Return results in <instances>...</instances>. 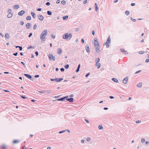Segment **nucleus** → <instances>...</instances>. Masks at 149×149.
I'll return each instance as SVG.
<instances>
[{"instance_id":"nucleus-56","label":"nucleus","mask_w":149,"mask_h":149,"mask_svg":"<svg viewBox=\"0 0 149 149\" xmlns=\"http://www.w3.org/2000/svg\"><path fill=\"white\" fill-rule=\"evenodd\" d=\"M145 62L146 63H148L149 62V59H147L146 60Z\"/></svg>"},{"instance_id":"nucleus-45","label":"nucleus","mask_w":149,"mask_h":149,"mask_svg":"<svg viewBox=\"0 0 149 149\" xmlns=\"http://www.w3.org/2000/svg\"><path fill=\"white\" fill-rule=\"evenodd\" d=\"M37 27V25L36 24H34L33 26V29H35Z\"/></svg>"},{"instance_id":"nucleus-51","label":"nucleus","mask_w":149,"mask_h":149,"mask_svg":"<svg viewBox=\"0 0 149 149\" xmlns=\"http://www.w3.org/2000/svg\"><path fill=\"white\" fill-rule=\"evenodd\" d=\"M42 9L41 8H38L37 10L38 11H40Z\"/></svg>"},{"instance_id":"nucleus-18","label":"nucleus","mask_w":149,"mask_h":149,"mask_svg":"<svg viewBox=\"0 0 149 149\" xmlns=\"http://www.w3.org/2000/svg\"><path fill=\"white\" fill-rule=\"evenodd\" d=\"M142 82H140L138 84L136 85L139 88H141L142 87Z\"/></svg>"},{"instance_id":"nucleus-49","label":"nucleus","mask_w":149,"mask_h":149,"mask_svg":"<svg viewBox=\"0 0 149 149\" xmlns=\"http://www.w3.org/2000/svg\"><path fill=\"white\" fill-rule=\"evenodd\" d=\"M131 19L132 21L133 22H135L136 21V20L135 19H133L132 17H131Z\"/></svg>"},{"instance_id":"nucleus-20","label":"nucleus","mask_w":149,"mask_h":149,"mask_svg":"<svg viewBox=\"0 0 149 149\" xmlns=\"http://www.w3.org/2000/svg\"><path fill=\"white\" fill-rule=\"evenodd\" d=\"M19 7V6L18 5H16L14 6H13V8L16 9L18 8Z\"/></svg>"},{"instance_id":"nucleus-10","label":"nucleus","mask_w":149,"mask_h":149,"mask_svg":"<svg viewBox=\"0 0 149 149\" xmlns=\"http://www.w3.org/2000/svg\"><path fill=\"white\" fill-rule=\"evenodd\" d=\"M86 50L88 52H90V50L89 47L88 45L87 44L86 45Z\"/></svg>"},{"instance_id":"nucleus-25","label":"nucleus","mask_w":149,"mask_h":149,"mask_svg":"<svg viewBox=\"0 0 149 149\" xmlns=\"http://www.w3.org/2000/svg\"><path fill=\"white\" fill-rule=\"evenodd\" d=\"M1 148L2 149H6V147L5 145H3L1 146Z\"/></svg>"},{"instance_id":"nucleus-2","label":"nucleus","mask_w":149,"mask_h":149,"mask_svg":"<svg viewBox=\"0 0 149 149\" xmlns=\"http://www.w3.org/2000/svg\"><path fill=\"white\" fill-rule=\"evenodd\" d=\"M47 31L46 30H43L42 32L41 33L40 35V38L41 40H42L43 41H45V36H46L47 33Z\"/></svg>"},{"instance_id":"nucleus-28","label":"nucleus","mask_w":149,"mask_h":149,"mask_svg":"<svg viewBox=\"0 0 149 149\" xmlns=\"http://www.w3.org/2000/svg\"><path fill=\"white\" fill-rule=\"evenodd\" d=\"M68 18V15H66L65 16H63V19L64 20H66V19Z\"/></svg>"},{"instance_id":"nucleus-62","label":"nucleus","mask_w":149,"mask_h":149,"mask_svg":"<svg viewBox=\"0 0 149 149\" xmlns=\"http://www.w3.org/2000/svg\"><path fill=\"white\" fill-rule=\"evenodd\" d=\"M87 3V0H86L84 1L83 2V3L84 4H86Z\"/></svg>"},{"instance_id":"nucleus-21","label":"nucleus","mask_w":149,"mask_h":149,"mask_svg":"<svg viewBox=\"0 0 149 149\" xmlns=\"http://www.w3.org/2000/svg\"><path fill=\"white\" fill-rule=\"evenodd\" d=\"M112 80L114 82L118 83V80L115 78H113L112 79Z\"/></svg>"},{"instance_id":"nucleus-50","label":"nucleus","mask_w":149,"mask_h":149,"mask_svg":"<svg viewBox=\"0 0 149 149\" xmlns=\"http://www.w3.org/2000/svg\"><path fill=\"white\" fill-rule=\"evenodd\" d=\"M21 64H22L24 66V67H25V63L23 62H21Z\"/></svg>"},{"instance_id":"nucleus-23","label":"nucleus","mask_w":149,"mask_h":149,"mask_svg":"<svg viewBox=\"0 0 149 149\" xmlns=\"http://www.w3.org/2000/svg\"><path fill=\"white\" fill-rule=\"evenodd\" d=\"M63 80V78H56V82H60Z\"/></svg>"},{"instance_id":"nucleus-5","label":"nucleus","mask_w":149,"mask_h":149,"mask_svg":"<svg viewBox=\"0 0 149 149\" xmlns=\"http://www.w3.org/2000/svg\"><path fill=\"white\" fill-rule=\"evenodd\" d=\"M24 75L26 76V77H27V78H29V79H31V80L32 81H33V79H32V76L31 75L26 74H24Z\"/></svg>"},{"instance_id":"nucleus-35","label":"nucleus","mask_w":149,"mask_h":149,"mask_svg":"<svg viewBox=\"0 0 149 149\" xmlns=\"http://www.w3.org/2000/svg\"><path fill=\"white\" fill-rule=\"evenodd\" d=\"M64 67L66 69H67L69 68V65L68 64H67V65H65Z\"/></svg>"},{"instance_id":"nucleus-16","label":"nucleus","mask_w":149,"mask_h":149,"mask_svg":"<svg viewBox=\"0 0 149 149\" xmlns=\"http://www.w3.org/2000/svg\"><path fill=\"white\" fill-rule=\"evenodd\" d=\"M95 65L97 67V69H99L100 67L101 64L99 63H96Z\"/></svg>"},{"instance_id":"nucleus-24","label":"nucleus","mask_w":149,"mask_h":149,"mask_svg":"<svg viewBox=\"0 0 149 149\" xmlns=\"http://www.w3.org/2000/svg\"><path fill=\"white\" fill-rule=\"evenodd\" d=\"M20 141L19 140H16L13 141V143L14 144H15L19 142Z\"/></svg>"},{"instance_id":"nucleus-59","label":"nucleus","mask_w":149,"mask_h":149,"mask_svg":"<svg viewBox=\"0 0 149 149\" xmlns=\"http://www.w3.org/2000/svg\"><path fill=\"white\" fill-rule=\"evenodd\" d=\"M141 70L135 72V74H137L139 73V72H141Z\"/></svg>"},{"instance_id":"nucleus-43","label":"nucleus","mask_w":149,"mask_h":149,"mask_svg":"<svg viewBox=\"0 0 149 149\" xmlns=\"http://www.w3.org/2000/svg\"><path fill=\"white\" fill-rule=\"evenodd\" d=\"M24 24V22L23 21H21L20 22V24H21V25H23Z\"/></svg>"},{"instance_id":"nucleus-33","label":"nucleus","mask_w":149,"mask_h":149,"mask_svg":"<svg viewBox=\"0 0 149 149\" xmlns=\"http://www.w3.org/2000/svg\"><path fill=\"white\" fill-rule=\"evenodd\" d=\"M47 14L49 15H52V13L51 11L48 10L47 11Z\"/></svg>"},{"instance_id":"nucleus-36","label":"nucleus","mask_w":149,"mask_h":149,"mask_svg":"<svg viewBox=\"0 0 149 149\" xmlns=\"http://www.w3.org/2000/svg\"><path fill=\"white\" fill-rule=\"evenodd\" d=\"M61 3L63 5H64L65 4L66 2L65 1L63 0L61 2Z\"/></svg>"},{"instance_id":"nucleus-32","label":"nucleus","mask_w":149,"mask_h":149,"mask_svg":"<svg viewBox=\"0 0 149 149\" xmlns=\"http://www.w3.org/2000/svg\"><path fill=\"white\" fill-rule=\"evenodd\" d=\"M100 61V59L99 58H97L95 60V62L96 63H99Z\"/></svg>"},{"instance_id":"nucleus-55","label":"nucleus","mask_w":149,"mask_h":149,"mask_svg":"<svg viewBox=\"0 0 149 149\" xmlns=\"http://www.w3.org/2000/svg\"><path fill=\"white\" fill-rule=\"evenodd\" d=\"M39 75H36L34 76L35 78H38L39 77Z\"/></svg>"},{"instance_id":"nucleus-40","label":"nucleus","mask_w":149,"mask_h":149,"mask_svg":"<svg viewBox=\"0 0 149 149\" xmlns=\"http://www.w3.org/2000/svg\"><path fill=\"white\" fill-rule=\"evenodd\" d=\"M20 97L23 99H25L26 98V97H25L24 96H23V95H20Z\"/></svg>"},{"instance_id":"nucleus-52","label":"nucleus","mask_w":149,"mask_h":149,"mask_svg":"<svg viewBox=\"0 0 149 149\" xmlns=\"http://www.w3.org/2000/svg\"><path fill=\"white\" fill-rule=\"evenodd\" d=\"M60 70L61 72H63L64 71L65 69L64 68H62L60 69Z\"/></svg>"},{"instance_id":"nucleus-64","label":"nucleus","mask_w":149,"mask_h":149,"mask_svg":"<svg viewBox=\"0 0 149 149\" xmlns=\"http://www.w3.org/2000/svg\"><path fill=\"white\" fill-rule=\"evenodd\" d=\"M22 149H26V147L25 146H23Z\"/></svg>"},{"instance_id":"nucleus-27","label":"nucleus","mask_w":149,"mask_h":149,"mask_svg":"<svg viewBox=\"0 0 149 149\" xmlns=\"http://www.w3.org/2000/svg\"><path fill=\"white\" fill-rule=\"evenodd\" d=\"M26 19L27 20H30L31 19V17L30 16H28L26 18Z\"/></svg>"},{"instance_id":"nucleus-12","label":"nucleus","mask_w":149,"mask_h":149,"mask_svg":"<svg viewBox=\"0 0 149 149\" xmlns=\"http://www.w3.org/2000/svg\"><path fill=\"white\" fill-rule=\"evenodd\" d=\"M66 100L67 101H68L69 102H73V101H74L73 98H72V97H71V98H67L66 99Z\"/></svg>"},{"instance_id":"nucleus-63","label":"nucleus","mask_w":149,"mask_h":149,"mask_svg":"<svg viewBox=\"0 0 149 149\" xmlns=\"http://www.w3.org/2000/svg\"><path fill=\"white\" fill-rule=\"evenodd\" d=\"M141 122V121H140V120H138V121H136V123H140Z\"/></svg>"},{"instance_id":"nucleus-41","label":"nucleus","mask_w":149,"mask_h":149,"mask_svg":"<svg viewBox=\"0 0 149 149\" xmlns=\"http://www.w3.org/2000/svg\"><path fill=\"white\" fill-rule=\"evenodd\" d=\"M86 140L88 141H89L91 140V138L89 137H88L87 138Z\"/></svg>"},{"instance_id":"nucleus-4","label":"nucleus","mask_w":149,"mask_h":149,"mask_svg":"<svg viewBox=\"0 0 149 149\" xmlns=\"http://www.w3.org/2000/svg\"><path fill=\"white\" fill-rule=\"evenodd\" d=\"M94 46L96 52L97 53L99 52H100V46H99V45H96V46L95 45H94Z\"/></svg>"},{"instance_id":"nucleus-46","label":"nucleus","mask_w":149,"mask_h":149,"mask_svg":"<svg viewBox=\"0 0 149 149\" xmlns=\"http://www.w3.org/2000/svg\"><path fill=\"white\" fill-rule=\"evenodd\" d=\"M35 54L36 55V56H38V51H36L35 52Z\"/></svg>"},{"instance_id":"nucleus-37","label":"nucleus","mask_w":149,"mask_h":149,"mask_svg":"<svg viewBox=\"0 0 149 149\" xmlns=\"http://www.w3.org/2000/svg\"><path fill=\"white\" fill-rule=\"evenodd\" d=\"M141 141L142 143H144L145 141V140L144 138H142L141 139Z\"/></svg>"},{"instance_id":"nucleus-60","label":"nucleus","mask_w":149,"mask_h":149,"mask_svg":"<svg viewBox=\"0 0 149 149\" xmlns=\"http://www.w3.org/2000/svg\"><path fill=\"white\" fill-rule=\"evenodd\" d=\"M51 37L52 38H55V36L54 35H51Z\"/></svg>"},{"instance_id":"nucleus-48","label":"nucleus","mask_w":149,"mask_h":149,"mask_svg":"<svg viewBox=\"0 0 149 149\" xmlns=\"http://www.w3.org/2000/svg\"><path fill=\"white\" fill-rule=\"evenodd\" d=\"M65 131H66V130H63V131H60V132H59V133L61 134V133H62L65 132Z\"/></svg>"},{"instance_id":"nucleus-8","label":"nucleus","mask_w":149,"mask_h":149,"mask_svg":"<svg viewBox=\"0 0 149 149\" xmlns=\"http://www.w3.org/2000/svg\"><path fill=\"white\" fill-rule=\"evenodd\" d=\"M94 45H95V46L98 45H99L98 43V42L97 39L96 38H95L94 39Z\"/></svg>"},{"instance_id":"nucleus-17","label":"nucleus","mask_w":149,"mask_h":149,"mask_svg":"<svg viewBox=\"0 0 149 149\" xmlns=\"http://www.w3.org/2000/svg\"><path fill=\"white\" fill-rule=\"evenodd\" d=\"M120 51L121 52L124 53L125 54H128L127 52V51H125L123 49H120Z\"/></svg>"},{"instance_id":"nucleus-47","label":"nucleus","mask_w":149,"mask_h":149,"mask_svg":"<svg viewBox=\"0 0 149 149\" xmlns=\"http://www.w3.org/2000/svg\"><path fill=\"white\" fill-rule=\"evenodd\" d=\"M33 47H32L31 45L29 46L27 48L28 49L32 48Z\"/></svg>"},{"instance_id":"nucleus-58","label":"nucleus","mask_w":149,"mask_h":149,"mask_svg":"<svg viewBox=\"0 0 149 149\" xmlns=\"http://www.w3.org/2000/svg\"><path fill=\"white\" fill-rule=\"evenodd\" d=\"M89 74H90V73H88V74H86V76H85L86 77H88V75H89Z\"/></svg>"},{"instance_id":"nucleus-38","label":"nucleus","mask_w":149,"mask_h":149,"mask_svg":"<svg viewBox=\"0 0 149 149\" xmlns=\"http://www.w3.org/2000/svg\"><path fill=\"white\" fill-rule=\"evenodd\" d=\"M11 11H12V10H11V9H9L8 10H7V12L8 13H11Z\"/></svg>"},{"instance_id":"nucleus-61","label":"nucleus","mask_w":149,"mask_h":149,"mask_svg":"<svg viewBox=\"0 0 149 149\" xmlns=\"http://www.w3.org/2000/svg\"><path fill=\"white\" fill-rule=\"evenodd\" d=\"M92 34L93 35H94L95 34V32L94 31H93L92 32Z\"/></svg>"},{"instance_id":"nucleus-54","label":"nucleus","mask_w":149,"mask_h":149,"mask_svg":"<svg viewBox=\"0 0 149 149\" xmlns=\"http://www.w3.org/2000/svg\"><path fill=\"white\" fill-rule=\"evenodd\" d=\"M32 33H30L29 34V35L28 37L29 38H30L31 36H32Z\"/></svg>"},{"instance_id":"nucleus-29","label":"nucleus","mask_w":149,"mask_h":149,"mask_svg":"<svg viewBox=\"0 0 149 149\" xmlns=\"http://www.w3.org/2000/svg\"><path fill=\"white\" fill-rule=\"evenodd\" d=\"M16 48H17L18 47H19V51H22V46H17L16 47Z\"/></svg>"},{"instance_id":"nucleus-3","label":"nucleus","mask_w":149,"mask_h":149,"mask_svg":"<svg viewBox=\"0 0 149 149\" xmlns=\"http://www.w3.org/2000/svg\"><path fill=\"white\" fill-rule=\"evenodd\" d=\"M111 38H110V36H109L108 38L107 39L106 42V47L108 48L109 47V45L111 43Z\"/></svg>"},{"instance_id":"nucleus-14","label":"nucleus","mask_w":149,"mask_h":149,"mask_svg":"<svg viewBox=\"0 0 149 149\" xmlns=\"http://www.w3.org/2000/svg\"><path fill=\"white\" fill-rule=\"evenodd\" d=\"M13 15V13H9L8 15L7 16V17L8 18H11L12 17Z\"/></svg>"},{"instance_id":"nucleus-53","label":"nucleus","mask_w":149,"mask_h":149,"mask_svg":"<svg viewBox=\"0 0 149 149\" xmlns=\"http://www.w3.org/2000/svg\"><path fill=\"white\" fill-rule=\"evenodd\" d=\"M18 54V53L17 52H16L15 53H14L13 54V55L15 56H17Z\"/></svg>"},{"instance_id":"nucleus-44","label":"nucleus","mask_w":149,"mask_h":149,"mask_svg":"<svg viewBox=\"0 0 149 149\" xmlns=\"http://www.w3.org/2000/svg\"><path fill=\"white\" fill-rule=\"evenodd\" d=\"M144 52V51H140L139 52V53L140 54H143Z\"/></svg>"},{"instance_id":"nucleus-7","label":"nucleus","mask_w":149,"mask_h":149,"mask_svg":"<svg viewBox=\"0 0 149 149\" xmlns=\"http://www.w3.org/2000/svg\"><path fill=\"white\" fill-rule=\"evenodd\" d=\"M25 13L24 10H22L18 13V14L19 15L22 16Z\"/></svg>"},{"instance_id":"nucleus-57","label":"nucleus","mask_w":149,"mask_h":149,"mask_svg":"<svg viewBox=\"0 0 149 149\" xmlns=\"http://www.w3.org/2000/svg\"><path fill=\"white\" fill-rule=\"evenodd\" d=\"M84 120L86 122V123H89V121L87 120L86 119H84Z\"/></svg>"},{"instance_id":"nucleus-9","label":"nucleus","mask_w":149,"mask_h":149,"mask_svg":"<svg viewBox=\"0 0 149 149\" xmlns=\"http://www.w3.org/2000/svg\"><path fill=\"white\" fill-rule=\"evenodd\" d=\"M38 17L39 19L41 21H42L44 19L43 16L42 15H40V14H39L38 15Z\"/></svg>"},{"instance_id":"nucleus-1","label":"nucleus","mask_w":149,"mask_h":149,"mask_svg":"<svg viewBox=\"0 0 149 149\" xmlns=\"http://www.w3.org/2000/svg\"><path fill=\"white\" fill-rule=\"evenodd\" d=\"M62 37L63 39L69 40L71 39L72 37V34L71 33L68 34L65 33L63 35Z\"/></svg>"},{"instance_id":"nucleus-13","label":"nucleus","mask_w":149,"mask_h":149,"mask_svg":"<svg viewBox=\"0 0 149 149\" xmlns=\"http://www.w3.org/2000/svg\"><path fill=\"white\" fill-rule=\"evenodd\" d=\"M31 26V24L30 23H28L26 24V27L27 29H29L30 28Z\"/></svg>"},{"instance_id":"nucleus-31","label":"nucleus","mask_w":149,"mask_h":149,"mask_svg":"<svg viewBox=\"0 0 149 149\" xmlns=\"http://www.w3.org/2000/svg\"><path fill=\"white\" fill-rule=\"evenodd\" d=\"M5 37L6 38L8 39L9 38V35L8 33H6L5 35Z\"/></svg>"},{"instance_id":"nucleus-30","label":"nucleus","mask_w":149,"mask_h":149,"mask_svg":"<svg viewBox=\"0 0 149 149\" xmlns=\"http://www.w3.org/2000/svg\"><path fill=\"white\" fill-rule=\"evenodd\" d=\"M98 128L100 130L102 129L103 128V126L102 125H99L98 127Z\"/></svg>"},{"instance_id":"nucleus-39","label":"nucleus","mask_w":149,"mask_h":149,"mask_svg":"<svg viewBox=\"0 0 149 149\" xmlns=\"http://www.w3.org/2000/svg\"><path fill=\"white\" fill-rule=\"evenodd\" d=\"M50 79L51 81H54L56 82V78L54 79Z\"/></svg>"},{"instance_id":"nucleus-42","label":"nucleus","mask_w":149,"mask_h":149,"mask_svg":"<svg viewBox=\"0 0 149 149\" xmlns=\"http://www.w3.org/2000/svg\"><path fill=\"white\" fill-rule=\"evenodd\" d=\"M50 3L49 2H47L46 3V5L47 6H49L50 5Z\"/></svg>"},{"instance_id":"nucleus-34","label":"nucleus","mask_w":149,"mask_h":149,"mask_svg":"<svg viewBox=\"0 0 149 149\" xmlns=\"http://www.w3.org/2000/svg\"><path fill=\"white\" fill-rule=\"evenodd\" d=\"M125 14L127 15H128L130 13V12L128 10H126L125 12Z\"/></svg>"},{"instance_id":"nucleus-11","label":"nucleus","mask_w":149,"mask_h":149,"mask_svg":"<svg viewBox=\"0 0 149 149\" xmlns=\"http://www.w3.org/2000/svg\"><path fill=\"white\" fill-rule=\"evenodd\" d=\"M128 80V78L127 77L125 78L123 80V83L124 84H126Z\"/></svg>"},{"instance_id":"nucleus-22","label":"nucleus","mask_w":149,"mask_h":149,"mask_svg":"<svg viewBox=\"0 0 149 149\" xmlns=\"http://www.w3.org/2000/svg\"><path fill=\"white\" fill-rule=\"evenodd\" d=\"M65 100V98L64 97L61 98L60 99H56V100L61 101H63L64 100Z\"/></svg>"},{"instance_id":"nucleus-19","label":"nucleus","mask_w":149,"mask_h":149,"mask_svg":"<svg viewBox=\"0 0 149 149\" xmlns=\"http://www.w3.org/2000/svg\"><path fill=\"white\" fill-rule=\"evenodd\" d=\"M58 54H60L62 52V50L61 49L58 48L57 50Z\"/></svg>"},{"instance_id":"nucleus-6","label":"nucleus","mask_w":149,"mask_h":149,"mask_svg":"<svg viewBox=\"0 0 149 149\" xmlns=\"http://www.w3.org/2000/svg\"><path fill=\"white\" fill-rule=\"evenodd\" d=\"M49 58L50 61L55 60V57L53 56L52 54H50L49 56Z\"/></svg>"},{"instance_id":"nucleus-15","label":"nucleus","mask_w":149,"mask_h":149,"mask_svg":"<svg viewBox=\"0 0 149 149\" xmlns=\"http://www.w3.org/2000/svg\"><path fill=\"white\" fill-rule=\"evenodd\" d=\"M31 14L32 17L34 19L36 17V14L34 13L33 12H31Z\"/></svg>"},{"instance_id":"nucleus-26","label":"nucleus","mask_w":149,"mask_h":149,"mask_svg":"<svg viewBox=\"0 0 149 149\" xmlns=\"http://www.w3.org/2000/svg\"><path fill=\"white\" fill-rule=\"evenodd\" d=\"M80 64H79L78 65L77 69L76 70V72H78L79 71V68H80Z\"/></svg>"}]
</instances>
